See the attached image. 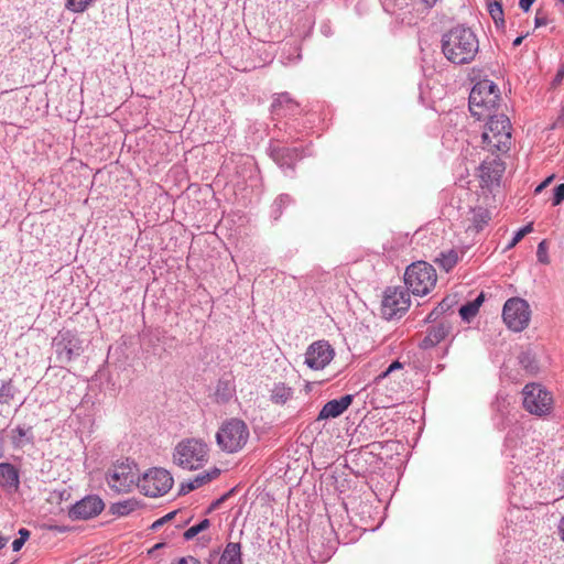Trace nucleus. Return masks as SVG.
<instances>
[{"label":"nucleus","instance_id":"1","mask_svg":"<svg viewBox=\"0 0 564 564\" xmlns=\"http://www.w3.org/2000/svg\"><path fill=\"white\" fill-rule=\"evenodd\" d=\"M479 52V40L476 33L465 25H457L442 36V53L455 65L471 63Z\"/></svg>","mask_w":564,"mask_h":564},{"label":"nucleus","instance_id":"2","mask_svg":"<svg viewBox=\"0 0 564 564\" xmlns=\"http://www.w3.org/2000/svg\"><path fill=\"white\" fill-rule=\"evenodd\" d=\"M209 446L202 438L188 437L176 444L173 463L186 470H197L209 460Z\"/></svg>","mask_w":564,"mask_h":564},{"label":"nucleus","instance_id":"3","mask_svg":"<svg viewBox=\"0 0 564 564\" xmlns=\"http://www.w3.org/2000/svg\"><path fill=\"white\" fill-rule=\"evenodd\" d=\"M486 119L488 121L482 132L484 149L492 154L508 152L512 142L509 118L500 113L488 116Z\"/></svg>","mask_w":564,"mask_h":564},{"label":"nucleus","instance_id":"4","mask_svg":"<svg viewBox=\"0 0 564 564\" xmlns=\"http://www.w3.org/2000/svg\"><path fill=\"white\" fill-rule=\"evenodd\" d=\"M500 96L496 84L489 79L477 82L469 94V110L473 117L478 120L495 115Z\"/></svg>","mask_w":564,"mask_h":564},{"label":"nucleus","instance_id":"5","mask_svg":"<svg viewBox=\"0 0 564 564\" xmlns=\"http://www.w3.org/2000/svg\"><path fill=\"white\" fill-rule=\"evenodd\" d=\"M249 437L250 431L246 422L231 417L225 420L219 426L216 433V443L223 452L235 454L247 445Z\"/></svg>","mask_w":564,"mask_h":564},{"label":"nucleus","instance_id":"6","mask_svg":"<svg viewBox=\"0 0 564 564\" xmlns=\"http://www.w3.org/2000/svg\"><path fill=\"white\" fill-rule=\"evenodd\" d=\"M437 282V273L434 267L425 261L411 263L404 273V283L408 291L417 296L429 294Z\"/></svg>","mask_w":564,"mask_h":564},{"label":"nucleus","instance_id":"7","mask_svg":"<svg viewBox=\"0 0 564 564\" xmlns=\"http://www.w3.org/2000/svg\"><path fill=\"white\" fill-rule=\"evenodd\" d=\"M140 471L132 460L113 464L106 473V482L116 494H128L139 488Z\"/></svg>","mask_w":564,"mask_h":564},{"label":"nucleus","instance_id":"8","mask_svg":"<svg viewBox=\"0 0 564 564\" xmlns=\"http://www.w3.org/2000/svg\"><path fill=\"white\" fill-rule=\"evenodd\" d=\"M523 408L533 415L546 416L553 410V397L543 386L528 383L522 390Z\"/></svg>","mask_w":564,"mask_h":564},{"label":"nucleus","instance_id":"9","mask_svg":"<svg viewBox=\"0 0 564 564\" xmlns=\"http://www.w3.org/2000/svg\"><path fill=\"white\" fill-rule=\"evenodd\" d=\"M411 304L408 290L402 286H389L384 290L381 302V314L390 321L400 318L406 313Z\"/></svg>","mask_w":564,"mask_h":564},{"label":"nucleus","instance_id":"10","mask_svg":"<svg viewBox=\"0 0 564 564\" xmlns=\"http://www.w3.org/2000/svg\"><path fill=\"white\" fill-rule=\"evenodd\" d=\"M174 480L169 470L152 468L140 477L139 488L148 497L156 498L167 494L173 487Z\"/></svg>","mask_w":564,"mask_h":564},{"label":"nucleus","instance_id":"11","mask_svg":"<svg viewBox=\"0 0 564 564\" xmlns=\"http://www.w3.org/2000/svg\"><path fill=\"white\" fill-rule=\"evenodd\" d=\"M530 306L527 301L512 297L509 299L502 310V318L508 328L513 332L523 330L530 322Z\"/></svg>","mask_w":564,"mask_h":564},{"label":"nucleus","instance_id":"12","mask_svg":"<svg viewBox=\"0 0 564 564\" xmlns=\"http://www.w3.org/2000/svg\"><path fill=\"white\" fill-rule=\"evenodd\" d=\"M334 358V349L327 341H315L305 352V364L314 370L324 369Z\"/></svg>","mask_w":564,"mask_h":564},{"label":"nucleus","instance_id":"13","mask_svg":"<svg viewBox=\"0 0 564 564\" xmlns=\"http://www.w3.org/2000/svg\"><path fill=\"white\" fill-rule=\"evenodd\" d=\"M104 508V501L98 496L91 495L73 505V514L79 519H90L98 516Z\"/></svg>","mask_w":564,"mask_h":564},{"label":"nucleus","instance_id":"14","mask_svg":"<svg viewBox=\"0 0 564 564\" xmlns=\"http://www.w3.org/2000/svg\"><path fill=\"white\" fill-rule=\"evenodd\" d=\"M269 153L272 160L280 167L292 169L295 162L301 158V152L297 148H288L280 145L279 143H271L269 147Z\"/></svg>","mask_w":564,"mask_h":564},{"label":"nucleus","instance_id":"15","mask_svg":"<svg viewBox=\"0 0 564 564\" xmlns=\"http://www.w3.org/2000/svg\"><path fill=\"white\" fill-rule=\"evenodd\" d=\"M354 397L345 394L339 399H334L324 404L318 413L317 421L336 419L340 416L351 404Z\"/></svg>","mask_w":564,"mask_h":564},{"label":"nucleus","instance_id":"16","mask_svg":"<svg viewBox=\"0 0 564 564\" xmlns=\"http://www.w3.org/2000/svg\"><path fill=\"white\" fill-rule=\"evenodd\" d=\"M299 104L289 93H280L273 96L271 112L278 117L293 116L297 112Z\"/></svg>","mask_w":564,"mask_h":564},{"label":"nucleus","instance_id":"17","mask_svg":"<svg viewBox=\"0 0 564 564\" xmlns=\"http://www.w3.org/2000/svg\"><path fill=\"white\" fill-rule=\"evenodd\" d=\"M220 469L217 467H213L207 471L200 473L197 476H195L193 479H189L187 481H183L180 485V494L186 495L195 489H198L206 484L213 481L214 479L218 478L220 475Z\"/></svg>","mask_w":564,"mask_h":564},{"label":"nucleus","instance_id":"18","mask_svg":"<svg viewBox=\"0 0 564 564\" xmlns=\"http://www.w3.org/2000/svg\"><path fill=\"white\" fill-rule=\"evenodd\" d=\"M19 486V470L10 463H0V487L8 492H15Z\"/></svg>","mask_w":564,"mask_h":564},{"label":"nucleus","instance_id":"19","mask_svg":"<svg viewBox=\"0 0 564 564\" xmlns=\"http://www.w3.org/2000/svg\"><path fill=\"white\" fill-rule=\"evenodd\" d=\"M480 177L486 183H492L495 181H499L501 177L505 166L501 160L491 159L489 161L485 160L480 164Z\"/></svg>","mask_w":564,"mask_h":564},{"label":"nucleus","instance_id":"20","mask_svg":"<svg viewBox=\"0 0 564 564\" xmlns=\"http://www.w3.org/2000/svg\"><path fill=\"white\" fill-rule=\"evenodd\" d=\"M9 438L13 448H22L33 444L34 435L31 426L19 425L9 431Z\"/></svg>","mask_w":564,"mask_h":564},{"label":"nucleus","instance_id":"21","mask_svg":"<svg viewBox=\"0 0 564 564\" xmlns=\"http://www.w3.org/2000/svg\"><path fill=\"white\" fill-rule=\"evenodd\" d=\"M294 390L283 382L273 384L270 390V401L278 405H284L293 398Z\"/></svg>","mask_w":564,"mask_h":564},{"label":"nucleus","instance_id":"22","mask_svg":"<svg viewBox=\"0 0 564 564\" xmlns=\"http://www.w3.org/2000/svg\"><path fill=\"white\" fill-rule=\"evenodd\" d=\"M218 564H242L241 545L237 542L226 544Z\"/></svg>","mask_w":564,"mask_h":564},{"label":"nucleus","instance_id":"23","mask_svg":"<svg viewBox=\"0 0 564 564\" xmlns=\"http://www.w3.org/2000/svg\"><path fill=\"white\" fill-rule=\"evenodd\" d=\"M449 327L445 324L432 326L423 340L424 347H432L441 343L448 334Z\"/></svg>","mask_w":564,"mask_h":564},{"label":"nucleus","instance_id":"24","mask_svg":"<svg viewBox=\"0 0 564 564\" xmlns=\"http://www.w3.org/2000/svg\"><path fill=\"white\" fill-rule=\"evenodd\" d=\"M139 502L135 499H127L110 505L109 511L113 516L126 517L139 508Z\"/></svg>","mask_w":564,"mask_h":564},{"label":"nucleus","instance_id":"25","mask_svg":"<svg viewBox=\"0 0 564 564\" xmlns=\"http://www.w3.org/2000/svg\"><path fill=\"white\" fill-rule=\"evenodd\" d=\"M471 215V223L476 231H480L491 219V213L484 207L473 208Z\"/></svg>","mask_w":564,"mask_h":564},{"label":"nucleus","instance_id":"26","mask_svg":"<svg viewBox=\"0 0 564 564\" xmlns=\"http://www.w3.org/2000/svg\"><path fill=\"white\" fill-rule=\"evenodd\" d=\"M436 262L448 272L452 270L458 262V253L455 250H448L446 252H442L440 257L436 258Z\"/></svg>","mask_w":564,"mask_h":564},{"label":"nucleus","instance_id":"27","mask_svg":"<svg viewBox=\"0 0 564 564\" xmlns=\"http://www.w3.org/2000/svg\"><path fill=\"white\" fill-rule=\"evenodd\" d=\"M69 497L70 494L66 490H54L53 492H51L48 501L56 502L58 505L64 503V506L61 507V510L70 514V503H68Z\"/></svg>","mask_w":564,"mask_h":564},{"label":"nucleus","instance_id":"28","mask_svg":"<svg viewBox=\"0 0 564 564\" xmlns=\"http://www.w3.org/2000/svg\"><path fill=\"white\" fill-rule=\"evenodd\" d=\"M481 302L482 295H479L475 301L463 305L459 308V314L462 318L468 321L469 318L474 317L478 313Z\"/></svg>","mask_w":564,"mask_h":564},{"label":"nucleus","instance_id":"29","mask_svg":"<svg viewBox=\"0 0 564 564\" xmlns=\"http://www.w3.org/2000/svg\"><path fill=\"white\" fill-rule=\"evenodd\" d=\"M210 527V521L209 519H204L202 520L199 523L197 524H194L192 525L191 528H188L184 533H183V538L184 540L186 541H189L192 540L193 538H195L198 533L207 530L208 528Z\"/></svg>","mask_w":564,"mask_h":564},{"label":"nucleus","instance_id":"30","mask_svg":"<svg viewBox=\"0 0 564 564\" xmlns=\"http://www.w3.org/2000/svg\"><path fill=\"white\" fill-rule=\"evenodd\" d=\"M532 231H533V225L532 224H528L524 227H522L519 230H517L514 232V236L512 237L511 241L507 245L506 250H510V249L514 248L522 240V238L525 235H528V234H530Z\"/></svg>","mask_w":564,"mask_h":564},{"label":"nucleus","instance_id":"31","mask_svg":"<svg viewBox=\"0 0 564 564\" xmlns=\"http://www.w3.org/2000/svg\"><path fill=\"white\" fill-rule=\"evenodd\" d=\"M487 10L496 23L503 22L502 4L498 1H488Z\"/></svg>","mask_w":564,"mask_h":564},{"label":"nucleus","instance_id":"32","mask_svg":"<svg viewBox=\"0 0 564 564\" xmlns=\"http://www.w3.org/2000/svg\"><path fill=\"white\" fill-rule=\"evenodd\" d=\"M291 202L292 198L288 194H282L274 200L273 208L274 213H276L275 218H278L281 215L282 208L291 204Z\"/></svg>","mask_w":564,"mask_h":564},{"label":"nucleus","instance_id":"33","mask_svg":"<svg viewBox=\"0 0 564 564\" xmlns=\"http://www.w3.org/2000/svg\"><path fill=\"white\" fill-rule=\"evenodd\" d=\"M14 395L13 387L11 383H3L0 387V403H9Z\"/></svg>","mask_w":564,"mask_h":564},{"label":"nucleus","instance_id":"34","mask_svg":"<svg viewBox=\"0 0 564 564\" xmlns=\"http://www.w3.org/2000/svg\"><path fill=\"white\" fill-rule=\"evenodd\" d=\"M536 258H538V261L543 264L550 263V257H549V251H547V246H546L545 240L541 241L538 245Z\"/></svg>","mask_w":564,"mask_h":564},{"label":"nucleus","instance_id":"35","mask_svg":"<svg viewBox=\"0 0 564 564\" xmlns=\"http://www.w3.org/2000/svg\"><path fill=\"white\" fill-rule=\"evenodd\" d=\"M564 202V183L557 185L553 192L552 205L558 206Z\"/></svg>","mask_w":564,"mask_h":564},{"label":"nucleus","instance_id":"36","mask_svg":"<svg viewBox=\"0 0 564 564\" xmlns=\"http://www.w3.org/2000/svg\"><path fill=\"white\" fill-rule=\"evenodd\" d=\"M402 368H403V364H401L400 361L395 360L382 373H380L376 378V381L380 382L381 380L387 378L391 372H393L395 370H399V369H402Z\"/></svg>","mask_w":564,"mask_h":564},{"label":"nucleus","instance_id":"37","mask_svg":"<svg viewBox=\"0 0 564 564\" xmlns=\"http://www.w3.org/2000/svg\"><path fill=\"white\" fill-rule=\"evenodd\" d=\"M95 0H73V12H84Z\"/></svg>","mask_w":564,"mask_h":564},{"label":"nucleus","instance_id":"38","mask_svg":"<svg viewBox=\"0 0 564 564\" xmlns=\"http://www.w3.org/2000/svg\"><path fill=\"white\" fill-rule=\"evenodd\" d=\"M176 514H177V511H172V512L165 514L164 517H162V518L158 519L156 521H154L151 528L153 530H158L161 525H163L167 521L174 519Z\"/></svg>","mask_w":564,"mask_h":564},{"label":"nucleus","instance_id":"39","mask_svg":"<svg viewBox=\"0 0 564 564\" xmlns=\"http://www.w3.org/2000/svg\"><path fill=\"white\" fill-rule=\"evenodd\" d=\"M171 564H200V562L196 557L188 555V556L178 557L177 560L173 561Z\"/></svg>","mask_w":564,"mask_h":564},{"label":"nucleus","instance_id":"40","mask_svg":"<svg viewBox=\"0 0 564 564\" xmlns=\"http://www.w3.org/2000/svg\"><path fill=\"white\" fill-rule=\"evenodd\" d=\"M554 180V175H550L549 177H546L541 184H539L535 189H534V193L535 194H539L541 193L545 187H547L551 182Z\"/></svg>","mask_w":564,"mask_h":564},{"label":"nucleus","instance_id":"41","mask_svg":"<svg viewBox=\"0 0 564 564\" xmlns=\"http://www.w3.org/2000/svg\"><path fill=\"white\" fill-rule=\"evenodd\" d=\"M534 23H535L536 28H540V26L546 25L549 23V20L546 18V15L541 14V13L538 12L536 15H535Z\"/></svg>","mask_w":564,"mask_h":564},{"label":"nucleus","instance_id":"42","mask_svg":"<svg viewBox=\"0 0 564 564\" xmlns=\"http://www.w3.org/2000/svg\"><path fill=\"white\" fill-rule=\"evenodd\" d=\"M564 78V64L557 69L556 75L553 79V85H558Z\"/></svg>","mask_w":564,"mask_h":564},{"label":"nucleus","instance_id":"43","mask_svg":"<svg viewBox=\"0 0 564 564\" xmlns=\"http://www.w3.org/2000/svg\"><path fill=\"white\" fill-rule=\"evenodd\" d=\"M535 0H520L519 1V7L523 10V11H529V9L531 8V6L533 4Z\"/></svg>","mask_w":564,"mask_h":564},{"label":"nucleus","instance_id":"44","mask_svg":"<svg viewBox=\"0 0 564 564\" xmlns=\"http://www.w3.org/2000/svg\"><path fill=\"white\" fill-rule=\"evenodd\" d=\"M24 541L22 539H15L13 542H12V550L14 552H18L22 549V546L24 545Z\"/></svg>","mask_w":564,"mask_h":564},{"label":"nucleus","instance_id":"45","mask_svg":"<svg viewBox=\"0 0 564 564\" xmlns=\"http://www.w3.org/2000/svg\"><path fill=\"white\" fill-rule=\"evenodd\" d=\"M30 531L25 528H21L19 530V538L18 539H22L24 542H26V540L30 538Z\"/></svg>","mask_w":564,"mask_h":564},{"label":"nucleus","instance_id":"46","mask_svg":"<svg viewBox=\"0 0 564 564\" xmlns=\"http://www.w3.org/2000/svg\"><path fill=\"white\" fill-rule=\"evenodd\" d=\"M558 533L561 536V540L564 542V517L561 519L558 523Z\"/></svg>","mask_w":564,"mask_h":564},{"label":"nucleus","instance_id":"47","mask_svg":"<svg viewBox=\"0 0 564 564\" xmlns=\"http://www.w3.org/2000/svg\"><path fill=\"white\" fill-rule=\"evenodd\" d=\"M422 3H424L427 8H432L437 0H421Z\"/></svg>","mask_w":564,"mask_h":564},{"label":"nucleus","instance_id":"48","mask_svg":"<svg viewBox=\"0 0 564 564\" xmlns=\"http://www.w3.org/2000/svg\"><path fill=\"white\" fill-rule=\"evenodd\" d=\"M525 36L527 35H521V36H518L517 39H514V41L512 43L513 46H519L522 43V41L524 40Z\"/></svg>","mask_w":564,"mask_h":564},{"label":"nucleus","instance_id":"49","mask_svg":"<svg viewBox=\"0 0 564 564\" xmlns=\"http://www.w3.org/2000/svg\"><path fill=\"white\" fill-rule=\"evenodd\" d=\"M8 543V539L0 535V550L3 549Z\"/></svg>","mask_w":564,"mask_h":564},{"label":"nucleus","instance_id":"50","mask_svg":"<svg viewBox=\"0 0 564 564\" xmlns=\"http://www.w3.org/2000/svg\"><path fill=\"white\" fill-rule=\"evenodd\" d=\"M435 314H436V311L431 312V313L429 314V316H427V318H426V319H427L429 322L434 321V315H435Z\"/></svg>","mask_w":564,"mask_h":564},{"label":"nucleus","instance_id":"51","mask_svg":"<svg viewBox=\"0 0 564 564\" xmlns=\"http://www.w3.org/2000/svg\"><path fill=\"white\" fill-rule=\"evenodd\" d=\"M65 356L67 359H70V349H67L66 347H65Z\"/></svg>","mask_w":564,"mask_h":564},{"label":"nucleus","instance_id":"52","mask_svg":"<svg viewBox=\"0 0 564 564\" xmlns=\"http://www.w3.org/2000/svg\"><path fill=\"white\" fill-rule=\"evenodd\" d=\"M65 8L70 10V0H65Z\"/></svg>","mask_w":564,"mask_h":564},{"label":"nucleus","instance_id":"53","mask_svg":"<svg viewBox=\"0 0 564 564\" xmlns=\"http://www.w3.org/2000/svg\"><path fill=\"white\" fill-rule=\"evenodd\" d=\"M528 356H523L521 359H520V362H524V358H527Z\"/></svg>","mask_w":564,"mask_h":564},{"label":"nucleus","instance_id":"54","mask_svg":"<svg viewBox=\"0 0 564 564\" xmlns=\"http://www.w3.org/2000/svg\"><path fill=\"white\" fill-rule=\"evenodd\" d=\"M562 119L564 120V113H563V116H562V117H560V118H558L557 122H558L560 120H562Z\"/></svg>","mask_w":564,"mask_h":564},{"label":"nucleus","instance_id":"55","mask_svg":"<svg viewBox=\"0 0 564 564\" xmlns=\"http://www.w3.org/2000/svg\"><path fill=\"white\" fill-rule=\"evenodd\" d=\"M560 1L564 3V0H560Z\"/></svg>","mask_w":564,"mask_h":564}]
</instances>
